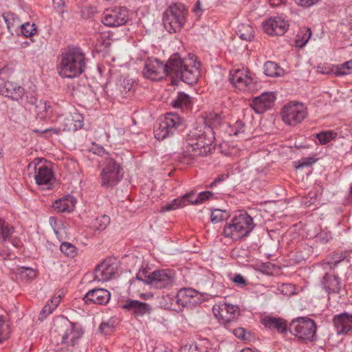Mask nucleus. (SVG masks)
Segmentation results:
<instances>
[{"mask_svg":"<svg viewBox=\"0 0 352 352\" xmlns=\"http://www.w3.org/2000/svg\"><path fill=\"white\" fill-rule=\"evenodd\" d=\"M86 67V58L83 51L80 47L69 46L59 56L57 71L63 78H74L82 74Z\"/></svg>","mask_w":352,"mask_h":352,"instance_id":"f257e3e1","label":"nucleus"},{"mask_svg":"<svg viewBox=\"0 0 352 352\" xmlns=\"http://www.w3.org/2000/svg\"><path fill=\"white\" fill-rule=\"evenodd\" d=\"M53 329L65 350L80 352V340L84 334L81 324L72 322L65 317H61L54 321Z\"/></svg>","mask_w":352,"mask_h":352,"instance_id":"f03ea898","label":"nucleus"},{"mask_svg":"<svg viewBox=\"0 0 352 352\" xmlns=\"http://www.w3.org/2000/svg\"><path fill=\"white\" fill-rule=\"evenodd\" d=\"M204 133L191 131L186 140V151L192 156H206L215 148L214 131L206 128Z\"/></svg>","mask_w":352,"mask_h":352,"instance_id":"7ed1b4c3","label":"nucleus"},{"mask_svg":"<svg viewBox=\"0 0 352 352\" xmlns=\"http://www.w3.org/2000/svg\"><path fill=\"white\" fill-rule=\"evenodd\" d=\"M254 228L253 219L247 212H241L234 217L223 228V234L226 238L233 241L247 237Z\"/></svg>","mask_w":352,"mask_h":352,"instance_id":"20e7f679","label":"nucleus"},{"mask_svg":"<svg viewBox=\"0 0 352 352\" xmlns=\"http://www.w3.org/2000/svg\"><path fill=\"white\" fill-rule=\"evenodd\" d=\"M188 10L180 3H171L163 14L162 21L166 30L170 33L179 32L186 22Z\"/></svg>","mask_w":352,"mask_h":352,"instance_id":"39448f33","label":"nucleus"},{"mask_svg":"<svg viewBox=\"0 0 352 352\" xmlns=\"http://www.w3.org/2000/svg\"><path fill=\"white\" fill-rule=\"evenodd\" d=\"M123 176L121 164L112 157H106L98 177L100 186L105 189L113 188L122 181Z\"/></svg>","mask_w":352,"mask_h":352,"instance_id":"423d86ee","label":"nucleus"},{"mask_svg":"<svg viewBox=\"0 0 352 352\" xmlns=\"http://www.w3.org/2000/svg\"><path fill=\"white\" fill-rule=\"evenodd\" d=\"M289 331L298 339L313 342L316 340V324L308 317H298L292 320Z\"/></svg>","mask_w":352,"mask_h":352,"instance_id":"0eeeda50","label":"nucleus"},{"mask_svg":"<svg viewBox=\"0 0 352 352\" xmlns=\"http://www.w3.org/2000/svg\"><path fill=\"white\" fill-rule=\"evenodd\" d=\"M183 125L184 120L179 115L168 113L154 129L155 138L159 140H163L173 136Z\"/></svg>","mask_w":352,"mask_h":352,"instance_id":"6e6552de","label":"nucleus"},{"mask_svg":"<svg viewBox=\"0 0 352 352\" xmlns=\"http://www.w3.org/2000/svg\"><path fill=\"white\" fill-rule=\"evenodd\" d=\"M280 114L286 124L296 126L307 116V109L302 102L292 101L282 107Z\"/></svg>","mask_w":352,"mask_h":352,"instance_id":"1a4fd4ad","label":"nucleus"},{"mask_svg":"<svg viewBox=\"0 0 352 352\" xmlns=\"http://www.w3.org/2000/svg\"><path fill=\"white\" fill-rule=\"evenodd\" d=\"M128 20V10L125 7H116L104 11L102 21L107 26L116 27L124 25Z\"/></svg>","mask_w":352,"mask_h":352,"instance_id":"9d476101","label":"nucleus"},{"mask_svg":"<svg viewBox=\"0 0 352 352\" xmlns=\"http://www.w3.org/2000/svg\"><path fill=\"white\" fill-rule=\"evenodd\" d=\"M34 166V179L38 186H47L49 189L50 186L52 185V180L54 179V174L53 170L45 164H42L38 162L35 163L32 162L29 164L28 168Z\"/></svg>","mask_w":352,"mask_h":352,"instance_id":"9b49d317","label":"nucleus"},{"mask_svg":"<svg viewBox=\"0 0 352 352\" xmlns=\"http://www.w3.org/2000/svg\"><path fill=\"white\" fill-rule=\"evenodd\" d=\"M175 283V273L169 270H155L152 273L150 285L156 289H163L172 286Z\"/></svg>","mask_w":352,"mask_h":352,"instance_id":"f8f14e48","label":"nucleus"},{"mask_svg":"<svg viewBox=\"0 0 352 352\" xmlns=\"http://www.w3.org/2000/svg\"><path fill=\"white\" fill-rule=\"evenodd\" d=\"M230 82L240 90H250L254 87L252 78L244 69H233L230 73Z\"/></svg>","mask_w":352,"mask_h":352,"instance_id":"ddd939ff","label":"nucleus"},{"mask_svg":"<svg viewBox=\"0 0 352 352\" xmlns=\"http://www.w3.org/2000/svg\"><path fill=\"white\" fill-rule=\"evenodd\" d=\"M143 75L145 78L157 80L166 75V64L157 58H148L144 64Z\"/></svg>","mask_w":352,"mask_h":352,"instance_id":"4468645a","label":"nucleus"},{"mask_svg":"<svg viewBox=\"0 0 352 352\" xmlns=\"http://www.w3.org/2000/svg\"><path fill=\"white\" fill-rule=\"evenodd\" d=\"M120 307L135 317H142L150 314L152 311V307L149 304L131 298L125 300Z\"/></svg>","mask_w":352,"mask_h":352,"instance_id":"2eb2a0df","label":"nucleus"},{"mask_svg":"<svg viewBox=\"0 0 352 352\" xmlns=\"http://www.w3.org/2000/svg\"><path fill=\"white\" fill-rule=\"evenodd\" d=\"M118 274V265L109 261H104L98 265L94 271V280L97 281H108Z\"/></svg>","mask_w":352,"mask_h":352,"instance_id":"dca6fc26","label":"nucleus"},{"mask_svg":"<svg viewBox=\"0 0 352 352\" xmlns=\"http://www.w3.org/2000/svg\"><path fill=\"white\" fill-rule=\"evenodd\" d=\"M58 121L63 131H76L84 124L82 116L78 113L61 115Z\"/></svg>","mask_w":352,"mask_h":352,"instance_id":"f3484780","label":"nucleus"},{"mask_svg":"<svg viewBox=\"0 0 352 352\" xmlns=\"http://www.w3.org/2000/svg\"><path fill=\"white\" fill-rule=\"evenodd\" d=\"M263 28L270 36H282L288 30L289 23L279 16L271 17L263 23Z\"/></svg>","mask_w":352,"mask_h":352,"instance_id":"a211bd4d","label":"nucleus"},{"mask_svg":"<svg viewBox=\"0 0 352 352\" xmlns=\"http://www.w3.org/2000/svg\"><path fill=\"white\" fill-rule=\"evenodd\" d=\"M239 312L237 306L225 303L219 307L218 313H214V315L221 324L229 328L230 324L236 319Z\"/></svg>","mask_w":352,"mask_h":352,"instance_id":"6ab92c4d","label":"nucleus"},{"mask_svg":"<svg viewBox=\"0 0 352 352\" xmlns=\"http://www.w3.org/2000/svg\"><path fill=\"white\" fill-rule=\"evenodd\" d=\"M189 59L182 58L178 53L171 55L166 63V76L179 79Z\"/></svg>","mask_w":352,"mask_h":352,"instance_id":"aec40b11","label":"nucleus"},{"mask_svg":"<svg viewBox=\"0 0 352 352\" xmlns=\"http://www.w3.org/2000/svg\"><path fill=\"white\" fill-rule=\"evenodd\" d=\"M333 323L338 335H347L352 332V314L344 312L335 315Z\"/></svg>","mask_w":352,"mask_h":352,"instance_id":"412c9836","label":"nucleus"},{"mask_svg":"<svg viewBox=\"0 0 352 352\" xmlns=\"http://www.w3.org/2000/svg\"><path fill=\"white\" fill-rule=\"evenodd\" d=\"M0 94L6 97L19 100L24 94V89L15 82L5 81L0 76Z\"/></svg>","mask_w":352,"mask_h":352,"instance_id":"4be33fe9","label":"nucleus"},{"mask_svg":"<svg viewBox=\"0 0 352 352\" xmlns=\"http://www.w3.org/2000/svg\"><path fill=\"white\" fill-rule=\"evenodd\" d=\"M275 100L272 92H265L256 97L251 103V107L256 113H263L270 109Z\"/></svg>","mask_w":352,"mask_h":352,"instance_id":"5701e85b","label":"nucleus"},{"mask_svg":"<svg viewBox=\"0 0 352 352\" xmlns=\"http://www.w3.org/2000/svg\"><path fill=\"white\" fill-rule=\"evenodd\" d=\"M261 324L270 330H276L278 333L285 335L289 331L287 320L282 318L265 316L261 320Z\"/></svg>","mask_w":352,"mask_h":352,"instance_id":"b1692460","label":"nucleus"},{"mask_svg":"<svg viewBox=\"0 0 352 352\" xmlns=\"http://www.w3.org/2000/svg\"><path fill=\"white\" fill-rule=\"evenodd\" d=\"M110 292L102 288H95L89 290L83 298L86 304L94 303L106 305L110 300Z\"/></svg>","mask_w":352,"mask_h":352,"instance_id":"393cba45","label":"nucleus"},{"mask_svg":"<svg viewBox=\"0 0 352 352\" xmlns=\"http://www.w3.org/2000/svg\"><path fill=\"white\" fill-rule=\"evenodd\" d=\"M199 76V67L196 65L195 63L192 59H189V61L186 62L184 67H183L182 74L179 79L186 84L192 85L197 82Z\"/></svg>","mask_w":352,"mask_h":352,"instance_id":"a878e982","label":"nucleus"},{"mask_svg":"<svg viewBox=\"0 0 352 352\" xmlns=\"http://www.w3.org/2000/svg\"><path fill=\"white\" fill-rule=\"evenodd\" d=\"M76 204V198L72 195H67L56 200L52 206L58 212H71L74 210Z\"/></svg>","mask_w":352,"mask_h":352,"instance_id":"bb28decb","label":"nucleus"},{"mask_svg":"<svg viewBox=\"0 0 352 352\" xmlns=\"http://www.w3.org/2000/svg\"><path fill=\"white\" fill-rule=\"evenodd\" d=\"M31 102H36L35 109L36 117L41 120L49 119L52 117L53 113V108L50 103L45 100L36 101L34 98H30Z\"/></svg>","mask_w":352,"mask_h":352,"instance_id":"cd10ccee","label":"nucleus"},{"mask_svg":"<svg viewBox=\"0 0 352 352\" xmlns=\"http://www.w3.org/2000/svg\"><path fill=\"white\" fill-rule=\"evenodd\" d=\"M198 296L199 293L195 289L190 288L181 289L177 296V303L183 307L188 303H197L195 298H197Z\"/></svg>","mask_w":352,"mask_h":352,"instance_id":"c85d7f7f","label":"nucleus"},{"mask_svg":"<svg viewBox=\"0 0 352 352\" xmlns=\"http://www.w3.org/2000/svg\"><path fill=\"white\" fill-rule=\"evenodd\" d=\"M322 285L328 293H339L340 291V279L335 274H326L322 280Z\"/></svg>","mask_w":352,"mask_h":352,"instance_id":"c756f323","label":"nucleus"},{"mask_svg":"<svg viewBox=\"0 0 352 352\" xmlns=\"http://www.w3.org/2000/svg\"><path fill=\"white\" fill-rule=\"evenodd\" d=\"M116 87L118 91L116 95L125 97L126 95H129L132 92L133 81L128 77L120 76L117 80Z\"/></svg>","mask_w":352,"mask_h":352,"instance_id":"7c9ffc66","label":"nucleus"},{"mask_svg":"<svg viewBox=\"0 0 352 352\" xmlns=\"http://www.w3.org/2000/svg\"><path fill=\"white\" fill-rule=\"evenodd\" d=\"M3 18L6 23L8 32L11 34L17 33L21 25L19 18L16 14L10 12L4 13L3 14Z\"/></svg>","mask_w":352,"mask_h":352,"instance_id":"2f4dec72","label":"nucleus"},{"mask_svg":"<svg viewBox=\"0 0 352 352\" xmlns=\"http://www.w3.org/2000/svg\"><path fill=\"white\" fill-rule=\"evenodd\" d=\"M171 104L174 108L188 109L192 104V98L184 92L179 91L176 98L172 100Z\"/></svg>","mask_w":352,"mask_h":352,"instance_id":"473e14b6","label":"nucleus"},{"mask_svg":"<svg viewBox=\"0 0 352 352\" xmlns=\"http://www.w3.org/2000/svg\"><path fill=\"white\" fill-rule=\"evenodd\" d=\"M14 228L4 219H0V243H4L10 240L13 233Z\"/></svg>","mask_w":352,"mask_h":352,"instance_id":"72a5a7b5","label":"nucleus"},{"mask_svg":"<svg viewBox=\"0 0 352 352\" xmlns=\"http://www.w3.org/2000/svg\"><path fill=\"white\" fill-rule=\"evenodd\" d=\"M194 192H190L188 193H186L183 197L179 198H176L173 199L170 203L166 204L163 208L162 210L164 211H170L173 210H175L179 208H182L185 206L187 203H188V198L190 197V196H193Z\"/></svg>","mask_w":352,"mask_h":352,"instance_id":"f704fd0d","label":"nucleus"},{"mask_svg":"<svg viewBox=\"0 0 352 352\" xmlns=\"http://www.w3.org/2000/svg\"><path fill=\"white\" fill-rule=\"evenodd\" d=\"M236 32L241 39L246 41H251L254 37V28L248 24L239 25Z\"/></svg>","mask_w":352,"mask_h":352,"instance_id":"c9c22d12","label":"nucleus"},{"mask_svg":"<svg viewBox=\"0 0 352 352\" xmlns=\"http://www.w3.org/2000/svg\"><path fill=\"white\" fill-rule=\"evenodd\" d=\"M264 74L270 77H277L283 76L284 71L276 63L273 61H267L263 66Z\"/></svg>","mask_w":352,"mask_h":352,"instance_id":"e433bc0d","label":"nucleus"},{"mask_svg":"<svg viewBox=\"0 0 352 352\" xmlns=\"http://www.w3.org/2000/svg\"><path fill=\"white\" fill-rule=\"evenodd\" d=\"M152 278V273L148 274L146 269L140 270L138 273L136 274L135 278L130 280V286H135L138 283L142 282L144 285H150V280Z\"/></svg>","mask_w":352,"mask_h":352,"instance_id":"4c0bfd02","label":"nucleus"},{"mask_svg":"<svg viewBox=\"0 0 352 352\" xmlns=\"http://www.w3.org/2000/svg\"><path fill=\"white\" fill-rule=\"evenodd\" d=\"M337 136L338 133L332 130L321 131L316 134V138L322 145L326 144L331 140H335Z\"/></svg>","mask_w":352,"mask_h":352,"instance_id":"58836bf2","label":"nucleus"},{"mask_svg":"<svg viewBox=\"0 0 352 352\" xmlns=\"http://www.w3.org/2000/svg\"><path fill=\"white\" fill-rule=\"evenodd\" d=\"M229 217L228 212L225 210L214 209L212 210L210 219L214 223H219Z\"/></svg>","mask_w":352,"mask_h":352,"instance_id":"ea45409f","label":"nucleus"},{"mask_svg":"<svg viewBox=\"0 0 352 352\" xmlns=\"http://www.w3.org/2000/svg\"><path fill=\"white\" fill-rule=\"evenodd\" d=\"M221 122V117L217 113H211L207 116L205 120L206 124L208 125L207 128H210L212 131L214 128L218 127Z\"/></svg>","mask_w":352,"mask_h":352,"instance_id":"a19ab883","label":"nucleus"},{"mask_svg":"<svg viewBox=\"0 0 352 352\" xmlns=\"http://www.w3.org/2000/svg\"><path fill=\"white\" fill-rule=\"evenodd\" d=\"M311 36V29L307 28L301 30L300 34L298 35V38L296 40V45L299 47H304L309 41Z\"/></svg>","mask_w":352,"mask_h":352,"instance_id":"79ce46f5","label":"nucleus"},{"mask_svg":"<svg viewBox=\"0 0 352 352\" xmlns=\"http://www.w3.org/2000/svg\"><path fill=\"white\" fill-rule=\"evenodd\" d=\"M110 223V217L106 214L97 217L94 223V228L97 230H104Z\"/></svg>","mask_w":352,"mask_h":352,"instance_id":"37998d69","label":"nucleus"},{"mask_svg":"<svg viewBox=\"0 0 352 352\" xmlns=\"http://www.w3.org/2000/svg\"><path fill=\"white\" fill-rule=\"evenodd\" d=\"M335 74L340 76L352 74V59L340 65H338L335 70Z\"/></svg>","mask_w":352,"mask_h":352,"instance_id":"c03bdc74","label":"nucleus"},{"mask_svg":"<svg viewBox=\"0 0 352 352\" xmlns=\"http://www.w3.org/2000/svg\"><path fill=\"white\" fill-rule=\"evenodd\" d=\"M21 34L25 37L34 36L37 32V28L34 23L29 22L21 24L20 28Z\"/></svg>","mask_w":352,"mask_h":352,"instance_id":"a18cd8bd","label":"nucleus"},{"mask_svg":"<svg viewBox=\"0 0 352 352\" xmlns=\"http://www.w3.org/2000/svg\"><path fill=\"white\" fill-rule=\"evenodd\" d=\"M212 196L213 193L210 191L201 192L196 196L195 199H188V203L192 205H197L205 202Z\"/></svg>","mask_w":352,"mask_h":352,"instance_id":"49530a36","label":"nucleus"},{"mask_svg":"<svg viewBox=\"0 0 352 352\" xmlns=\"http://www.w3.org/2000/svg\"><path fill=\"white\" fill-rule=\"evenodd\" d=\"M60 251L67 256L74 257L76 255V247L70 243L63 242L60 246Z\"/></svg>","mask_w":352,"mask_h":352,"instance_id":"de8ad7c7","label":"nucleus"},{"mask_svg":"<svg viewBox=\"0 0 352 352\" xmlns=\"http://www.w3.org/2000/svg\"><path fill=\"white\" fill-rule=\"evenodd\" d=\"M8 324H6L2 316H0V342L7 340L10 334Z\"/></svg>","mask_w":352,"mask_h":352,"instance_id":"09e8293b","label":"nucleus"},{"mask_svg":"<svg viewBox=\"0 0 352 352\" xmlns=\"http://www.w3.org/2000/svg\"><path fill=\"white\" fill-rule=\"evenodd\" d=\"M89 151H91L94 154L104 157V159L108 157H111L110 153L107 152L103 146L94 142L92 143V146L89 148Z\"/></svg>","mask_w":352,"mask_h":352,"instance_id":"8fccbe9b","label":"nucleus"},{"mask_svg":"<svg viewBox=\"0 0 352 352\" xmlns=\"http://www.w3.org/2000/svg\"><path fill=\"white\" fill-rule=\"evenodd\" d=\"M316 162V159L314 157H302L298 161V165L296 166L297 169L311 166Z\"/></svg>","mask_w":352,"mask_h":352,"instance_id":"3c124183","label":"nucleus"},{"mask_svg":"<svg viewBox=\"0 0 352 352\" xmlns=\"http://www.w3.org/2000/svg\"><path fill=\"white\" fill-rule=\"evenodd\" d=\"M19 272L23 278L28 279H32L36 276V271L31 267H21L19 268Z\"/></svg>","mask_w":352,"mask_h":352,"instance_id":"603ef678","label":"nucleus"},{"mask_svg":"<svg viewBox=\"0 0 352 352\" xmlns=\"http://www.w3.org/2000/svg\"><path fill=\"white\" fill-rule=\"evenodd\" d=\"M114 327L108 322H102L99 326V331L104 336L110 335L113 333Z\"/></svg>","mask_w":352,"mask_h":352,"instance_id":"864d4df0","label":"nucleus"},{"mask_svg":"<svg viewBox=\"0 0 352 352\" xmlns=\"http://www.w3.org/2000/svg\"><path fill=\"white\" fill-rule=\"evenodd\" d=\"M245 123L241 120H237L234 126L231 128L230 132L234 135H237L239 133H242L245 131Z\"/></svg>","mask_w":352,"mask_h":352,"instance_id":"5fc2aeb1","label":"nucleus"},{"mask_svg":"<svg viewBox=\"0 0 352 352\" xmlns=\"http://www.w3.org/2000/svg\"><path fill=\"white\" fill-rule=\"evenodd\" d=\"M50 226L54 230L55 234L58 236L60 232V228L63 227V224L58 222L57 218L55 217H50L49 219Z\"/></svg>","mask_w":352,"mask_h":352,"instance_id":"6e6d98bb","label":"nucleus"},{"mask_svg":"<svg viewBox=\"0 0 352 352\" xmlns=\"http://www.w3.org/2000/svg\"><path fill=\"white\" fill-rule=\"evenodd\" d=\"M34 131L37 133H51L52 135L53 134L59 135L61 134V131H63L62 130V128L60 126L58 128H47L44 130L35 129Z\"/></svg>","mask_w":352,"mask_h":352,"instance_id":"4d7b16f0","label":"nucleus"},{"mask_svg":"<svg viewBox=\"0 0 352 352\" xmlns=\"http://www.w3.org/2000/svg\"><path fill=\"white\" fill-rule=\"evenodd\" d=\"M232 280L236 285L241 287L248 285V280L240 274H235Z\"/></svg>","mask_w":352,"mask_h":352,"instance_id":"13d9d810","label":"nucleus"},{"mask_svg":"<svg viewBox=\"0 0 352 352\" xmlns=\"http://www.w3.org/2000/svg\"><path fill=\"white\" fill-rule=\"evenodd\" d=\"M317 238L320 242L325 243L332 239V236L330 232L322 231L318 234Z\"/></svg>","mask_w":352,"mask_h":352,"instance_id":"bf43d9fd","label":"nucleus"},{"mask_svg":"<svg viewBox=\"0 0 352 352\" xmlns=\"http://www.w3.org/2000/svg\"><path fill=\"white\" fill-rule=\"evenodd\" d=\"M319 0H295L296 3L302 7H311Z\"/></svg>","mask_w":352,"mask_h":352,"instance_id":"052dcab7","label":"nucleus"},{"mask_svg":"<svg viewBox=\"0 0 352 352\" xmlns=\"http://www.w3.org/2000/svg\"><path fill=\"white\" fill-rule=\"evenodd\" d=\"M228 174L219 175L217 178L214 179V180L210 185H208L207 187L212 188L215 186L217 184L228 179Z\"/></svg>","mask_w":352,"mask_h":352,"instance_id":"680f3d73","label":"nucleus"},{"mask_svg":"<svg viewBox=\"0 0 352 352\" xmlns=\"http://www.w3.org/2000/svg\"><path fill=\"white\" fill-rule=\"evenodd\" d=\"M192 12L197 16H200L202 15L204 10L201 8V2L200 1V0H197L196 1L194 8H192Z\"/></svg>","mask_w":352,"mask_h":352,"instance_id":"e2e57ef3","label":"nucleus"},{"mask_svg":"<svg viewBox=\"0 0 352 352\" xmlns=\"http://www.w3.org/2000/svg\"><path fill=\"white\" fill-rule=\"evenodd\" d=\"M53 310H54V309L52 307V306L50 305V302H48L41 311L40 315L45 318L50 314Z\"/></svg>","mask_w":352,"mask_h":352,"instance_id":"0e129e2a","label":"nucleus"},{"mask_svg":"<svg viewBox=\"0 0 352 352\" xmlns=\"http://www.w3.org/2000/svg\"><path fill=\"white\" fill-rule=\"evenodd\" d=\"M233 332L234 336L242 340L245 339V330L243 328L239 327L237 329H234Z\"/></svg>","mask_w":352,"mask_h":352,"instance_id":"69168bd1","label":"nucleus"},{"mask_svg":"<svg viewBox=\"0 0 352 352\" xmlns=\"http://www.w3.org/2000/svg\"><path fill=\"white\" fill-rule=\"evenodd\" d=\"M60 301V296H54L50 300V305L53 307L54 309L57 307L58 305L59 304Z\"/></svg>","mask_w":352,"mask_h":352,"instance_id":"338daca9","label":"nucleus"},{"mask_svg":"<svg viewBox=\"0 0 352 352\" xmlns=\"http://www.w3.org/2000/svg\"><path fill=\"white\" fill-rule=\"evenodd\" d=\"M10 241L14 247L19 248L21 245V241L17 237H13L11 236L10 240H8Z\"/></svg>","mask_w":352,"mask_h":352,"instance_id":"774afa93","label":"nucleus"}]
</instances>
